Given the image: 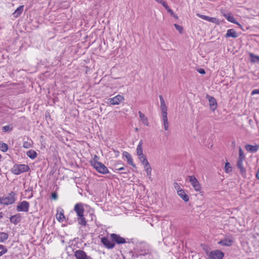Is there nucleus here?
I'll use <instances>...</instances> for the list:
<instances>
[{"label":"nucleus","instance_id":"f257e3e1","mask_svg":"<svg viewBox=\"0 0 259 259\" xmlns=\"http://www.w3.org/2000/svg\"><path fill=\"white\" fill-rule=\"evenodd\" d=\"M98 157L97 155H95L94 159L90 161L91 165L100 174H106L109 173L107 167L102 163L98 161Z\"/></svg>","mask_w":259,"mask_h":259},{"label":"nucleus","instance_id":"f03ea898","mask_svg":"<svg viewBox=\"0 0 259 259\" xmlns=\"http://www.w3.org/2000/svg\"><path fill=\"white\" fill-rule=\"evenodd\" d=\"M15 195V192H11L8 195L0 197V204L5 205L13 204L16 201Z\"/></svg>","mask_w":259,"mask_h":259},{"label":"nucleus","instance_id":"7ed1b4c3","mask_svg":"<svg viewBox=\"0 0 259 259\" xmlns=\"http://www.w3.org/2000/svg\"><path fill=\"white\" fill-rule=\"evenodd\" d=\"M29 169V166L26 164H15L11 168V172L14 175H18L28 171Z\"/></svg>","mask_w":259,"mask_h":259},{"label":"nucleus","instance_id":"20e7f679","mask_svg":"<svg viewBox=\"0 0 259 259\" xmlns=\"http://www.w3.org/2000/svg\"><path fill=\"white\" fill-rule=\"evenodd\" d=\"M188 179L192 186L196 191H199L201 190V185L194 176H188Z\"/></svg>","mask_w":259,"mask_h":259},{"label":"nucleus","instance_id":"39448f33","mask_svg":"<svg viewBox=\"0 0 259 259\" xmlns=\"http://www.w3.org/2000/svg\"><path fill=\"white\" fill-rule=\"evenodd\" d=\"M224 256V253L222 251L215 250L209 253L207 259H222Z\"/></svg>","mask_w":259,"mask_h":259},{"label":"nucleus","instance_id":"423d86ee","mask_svg":"<svg viewBox=\"0 0 259 259\" xmlns=\"http://www.w3.org/2000/svg\"><path fill=\"white\" fill-rule=\"evenodd\" d=\"M29 202L24 200L20 202L17 206V210L20 212H27L29 210Z\"/></svg>","mask_w":259,"mask_h":259},{"label":"nucleus","instance_id":"0eeeda50","mask_svg":"<svg viewBox=\"0 0 259 259\" xmlns=\"http://www.w3.org/2000/svg\"><path fill=\"white\" fill-rule=\"evenodd\" d=\"M123 100L124 97L122 96L118 95L113 98L108 99L107 103L112 105H119Z\"/></svg>","mask_w":259,"mask_h":259},{"label":"nucleus","instance_id":"6e6552de","mask_svg":"<svg viewBox=\"0 0 259 259\" xmlns=\"http://www.w3.org/2000/svg\"><path fill=\"white\" fill-rule=\"evenodd\" d=\"M101 243L108 249H112L115 247V243L111 241L108 237H103L101 239Z\"/></svg>","mask_w":259,"mask_h":259},{"label":"nucleus","instance_id":"1a4fd4ad","mask_svg":"<svg viewBox=\"0 0 259 259\" xmlns=\"http://www.w3.org/2000/svg\"><path fill=\"white\" fill-rule=\"evenodd\" d=\"M112 241L114 243H116L117 244H124L126 242L125 239L121 237L119 235L116 234L112 233L110 235Z\"/></svg>","mask_w":259,"mask_h":259},{"label":"nucleus","instance_id":"9d476101","mask_svg":"<svg viewBox=\"0 0 259 259\" xmlns=\"http://www.w3.org/2000/svg\"><path fill=\"white\" fill-rule=\"evenodd\" d=\"M74 256L76 259H90L91 256H88L87 253L82 250H77L74 252Z\"/></svg>","mask_w":259,"mask_h":259},{"label":"nucleus","instance_id":"9b49d317","mask_svg":"<svg viewBox=\"0 0 259 259\" xmlns=\"http://www.w3.org/2000/svg\"><path fill=\"white\" fill-rule=\"evenodd\" d=\"M73 210L76 213V215L83 214L84 212L83 204L82 203H77L74 206Z\"/></svg>","mask_w":259,"mask_h":259},{"label":"nucleus","instance_id":"f8f14e48","mask_svg":"<svg viewBox=\"0 0 259 259\" xmlns=\"http://www.w3.org/2000/svg\"><path fill=\"white\" fill-rule=\"evenodd\" d=\"M159 98L160 101V109L161 110V115L162 116H166L167 115V106L166 105L165 101L161 95L159 96Z\"/></svg>","mask_w":259,"mask_h":259},{"label":"nucleus","instance_id":"ddd939ff","mask_svg":"<svg viewBox=\"0 0 259 259\" xmlns=\"http://www.w3.org/2000/svg\"><path fill=\"white\" fill-rule=\"evenodd\" d=\"M206 98L208 99L210 109L214 111L217 107V103L215 98L208 95H206Z\"/></svg>","mask_w":259,"mask_h":259},{"label":"nucleus","instance_id":"4468645a","mask_svg":"<svg viewBox=\"0 0 259 259\" xmlns=\"http://www.w3.org/2000/svg\"><path fill=\"white\" fill-rule=\"evenodd\" d=\"M123 156L125 157L127 159V162L128 164L132 165L133 167H136V165L133 162L132 157L130 154L126 151H124Z\"/></svg>","mask_w":259,"mask_h":259},{"label":"nucleus","instance_id":"2eb2a0df","mask_svg":"<svg viewBox=\"0 0 259 259\" xmlns=\"http://www.w3.org/2000/svg\"><path fill=\"white\" fill-rule=\"evenodd\" d=\"M243 161L237 160V167L240 169L241 176L245 178L246 175V169L243 165Z\"/></svg>","mask_w":259,"mask_h":259},{"label":"nucleus","instance_id":"dca6fc26","mask_svg":"<svg viewBox=\"0 0 259 259\" xmlns=\"http://www.w3.org/2000/svg\"><path fill=\"white\" fill-rule=\"evenodd\" d=\"M245 148L248 152L255 153L258 151L259 149V145L246 144L245 145Z\"/></svg>","mask_w":259,"mask_h":259},{"label":"nucleus","instance_id":"f3484780","mask_svg":"<svg viewBox=\"0 0 259 259\" xmlns=\"http://www.w3.org/2000/svg\"><path fill=\"white\" fill-rule=\"evenodd\" d=\"M238 34L236 31L233 29H230L227 31V33L225 35V37H232L236 38L238 37Z\"/></svg>","mask_w":259,"mask_h":259},{"label":"nucleus","instance_id":"a211bd4d","mask_svg":"<svg viewBox=\"0 0 259 259\" xmlns=\"http://www.w3.org/2000/svg\"><path fill=\"white\" fill-rule=\"evenodd\" d=\"M178 195L185 202L189 200L188 195L185 192L184 190L181 189L177 192Z\"/></svg>","mask_w":259,"mask_h":259},{"label":"nucleus","instance_id":"6ab92c4d","mask_svg":"<svg viewBox=\"0 0 259 259\" xmlns=\"http://www.w3.org/2000/svg\"><path fill=\"white\" fill-rule=\"evenodd\" d=\"M224 17L229 22L234 24H238V22L235 20L233 16L229 12L223 14Z\"/></svg>","mask_w":259,"mask_h":259},{"label":"nucleus","instance_id":"aec40b11","mask_svg":"<svg viewBox=\"0 0 259 259\" xmlns=\"http://www.w3.org/2000/svg\"><path fill=\"white\" fill-rule=\"evenodd\" d=\"M142 145H143V141L141 140L140 141V142L137 146V154L139 158L145 155L143 154V152Z\"/></svg>","mask_w":259,"mask_h":259},{"label":"nucleus","instance_id":"412c9836","mask_svg":"<svg viewBox=\"0 0 259 259\" xmlns=\"http://www.w3.org/2000/svg\"><path fill=\"white\" fill-rule=\"evenodd\" d=\"M77 220L79 225L84 227L87 225V221L83 214L77 216Z\"/></svg>","mask_w":259,"mask_h":259},{"label":"nucleus","instance_id":"4be33fe9","mask_svg":"<svg viewBox=\"0 0 259 259\" xmlns=\"http://www.w3.org/2000/svg\"><path fill=\"white\" fill-rule=\"evenodd\" d=\"M10 220L11 223H12L15 225H17V224L20 223L21 220V217L19 214L12 216L10 218Z\"/></svg>","mask_w":259,"mask_h":259},{"label":"nucleus","instance_id":"5701e85b","mask_svg":"<svg viewBox=\"0 0 259 259\" xmlns=\"http://www.w3.org/2000/svg\"><path fill=\"white\" fill-rule=\"evenodd\" d=\"M23 8H24V6L23 5H22V6H20L12 14L13 16H14V17L15 18H17L18 17H19L23 11Z\"/></svg>","mask_w":259,"mask_h":259},{"label":"nucleus","instance_id":"b1692460","mask_svg":"<svg viewBox=\"0 0 259 259\" xmlns=\"http://www.w3.org/2000/svg\"><path fill=\"white\" fill-rule=\"evenodd\" d=\"M233 241L231 239H225L218 242V244L224 246H230L232 245Z\"/></svg>","mask_w":259,"mask_h":259},{"label":"nucleus","instance_id":"393cba45","mask_svg":"<svg viewBox=\"0 0 259 259\" xmlns=\"http://www.w3.org/2000/svg\"><path fill=\"white\" fill-rule=\"evenodd\" d=\"M138 114L139 115V117L142 121V122L147 126L149 125L148 118L145 116V115L140 111L138 112Z\"/></svg>","mask_w":259,"mask_h":259},{"label":"nucleus","instance_id":"a878e982","mask_svg":"<svg viewBox=\"0 0 259 259\" xmlns=\"http://www.w3.org/2000/svg\"><path fill=\"white\" fill-rule=\"evenodd\" d=\"M141 162L142 163L143 165L144 166V167H147L150 166L147 157L146 155H144L143 156H141V157L139 158Z\"/></svg>","mask_w":259,"mask_h":259},{"label":"nucleus","instance_id":"bb28decb","mask_svg":"<svg viewBox=\"0 0 259 259\" xmlns=\"http://www.w3.org/2000/svg\"><path fill=\"white\" fill-rule=\"evenodd\" d=\"M249 56L250 58V61L252 63L259 62V56L255 55L252 53H249Z\"/></svg>","mask_w":259,"mask_h":259},{"label":"nucleus","instance_id":"cd10ccee","mask_svg":"<svg viewBox=\"0 0 259 259\" xmlns=\"http://www.w3.org/2000/svg\"><path fill=\"white\" fill-rule=\"evenodd\" d=\"M26 155L32 159H34L37 156L36 152L33 150H29V151H28L26 152Z\"/></svg>","mask_w":259,"mask_h":259},{"label":"nucleus","instance_id":"c85d7f7f","mask_svg":"<svg viewBox=\"0 0 259 259\" xmlns=\"http://www.w3.org/2000/svg\"><path fill=\"white\" fill-rule=\"evenodd\" d=\"M56 218L58 221L60 222H62L65 219V215L64 214L63 210L60 213H57L56 214Z\"/></svg>","mask_w":259,"mask_h":259},{"label":"nucleus","instance_id":"c756f323","mask_svg":"<svg viewBox=\"0 0 259 259\" xmlns=\"http://www.w3.org/2000/svg\"><path fill=\"white\" fill-rule=\"evenodd\" d=\"M162 117L163 121L164 128L165 131H167L169 127L167 116H162Z\"/></svg>","mask_w":259,"mask_h":259},{"label":"nucleus","instance_id":"7c9ffc66","mask_svg":"<svg viewBox=\"0 0 259 259\" xmlns=\"http://www.w3.org/2000/svg\"><path fill=\"white\" fill-rule=\"evenodd\" d=\"M8 234L5 232H0V242L5 241L8 238Z\"/></svg>","mask_w":259,"mask_h":259},{"label":"nucleus","instance_id":"2f4dec72","mask_svg":"<svg viewBox=\"0 0 259 259\" xmlns=\"http://www.w3.org/2000/svg\"><path fill=\"white\" fill-rule=\"evenodd\" d=\"M245 158V157L244 152H243L242 149H241V148L240 147H239V157H238V160L243 161L244 160Z\"/></svg>","mask_w":259,"mask_h":259},{"label":"nucleus","instance_id":"473e14b6","mask_svg":"<svg viewBox=\"0 0 259 259\" xmlns=\"http://www.w3.org/2000/svg\"><path fill=\"white\" fill-rule=\"evenodd\" d=\"M162 6L167 11V12L170 14V15L172 16L175 17V14L174 13L173 11L170 9V8L168 7V6L167 5L166 3H164Z\"/></svg>","mask_w":259,"mask_h":259},{"label":"nucleus","instance_id":"72a5a7b5","mask_svg":"<svg viewBox=\"0 0 259 259\" xmlns=\"http://www.w3.org/2000/svg\"><path fill=\"white\" fill-rule=\"evenodd\" d=\"M8 149V146L4 143H0V150L3 152H6Z\"/></svg>","mask_w":259,"mask_h":259},{"label":"nucleus","instance_id":"f704fd0d","mask_svg":"<svg viewBox=\"0 0 259 259\" xmlns=\"http://www.w3.org/2000/svg\"><path fill=\"white\" fill-rule=\"evenodd\" d=\"M145 171L146 172L147 176L148 177L149 179L152 181L151 177L152 168H151V166L146 167V168H145Z\"/></svg>","mask_w":259,"mask_h":259},{"label":"nucleus","instance_id":"c9c22d12","mask_svg":"<svg viewBox=\"0 0 259 259\" xmlns=\"http://www.w3.org/2000/svg\"><path fill=\"white\" fill-rule=\"evenodd\" d=\"M12 130L13 126L10 125H5L2 127V131L4 132H10L12 131Z\"/></svg>","mask_w":259,"mask_h":259},{"label":"nucleus","instance_id":"e433bc0d","mask_svg":"<svg viewBox=\"0 0 259 259\" xmlns=\"http://www.w3.org/2000/svg\"><path fill=\"white\" fill-rule=\"evenodd\" d=\"M174 26L175 28L179 32L180 34H182L183 33V28L182 26L177 24H175Z\"/></svg>","mask_w":259,"mask_h":259},{"label":"nucleus","instance_id":"4c0bfd02","mask_svg":"<svg viewBox=\"0 0 259 259\" xmlns=\"http://www.w3.org/2000/svg\"><path fill=\"white\" fill-rule=\"evenodd\" d=\"M225 171L227 173H229L232 170L231 166L229 162H227L225 164Z\"/></svg>","mask_w":259,"mask_h":259},{"label":"nucleus","instance_id":"58836bf2","mask_svg":"<svg viewBox=\"0 0 259 259\" xmlns=\"http://www.w3.org/2000/svg\"><path fill=\"white\" fill-rule=\"evenodd\" d=\"M31 146V145L30 142L27 141H25L23 143V147L25 148L28 149L30 148Z\"/></svg>","mask_w":259,"mask_h":259},{"label":"nucleus","instance_id":"ea45409f","mask_svg":"<svg viewBox=\"0 0 259 259\" xmlns=\"http://www.w3.org/2000/svg\"><path fill=\"white\" fill-rule=\"evenodd\" d=\"M197 16H198L199 18L203 19V20H207V18H208V16H205V15H202V14H197Z\"/></svg>","mask_w":259,"mask_h":259},{"label":"nucleus","instance_id":"a19ab883","mask_svg":"<svg viewBox=\"0 0 259 259\" xmlns=\"http://www.w3.org/2000/svg\"><path fill=\"white\" fill-rule=\"evenodd\" d=\"M174 186L175 189L176 190H177V192H178L179 190H181V188H180V186L179 184L178 183H177V182H175V183H174Z\"/></svg>","mask_w":259,"mask_h":259},{"label":"nucleus","instance_id":"79ce46f5","mask_svg":"<svg viewBox=\"0 0 259 259\" xmlns=\"http://www.w3.org/2000/svg\"><path fill=\"white\" fill-rule=\"evenodd\" d=\"M51 198L54 200H57L58 198V194L56 192H53L51 195Z\"/></svg>","mask_w":259,"mask_h":259},{"label":"nucleus","instance_id":"37998d69","mask_svg":"<svg viewBox=\"0 0 259 259\" xmlns=\"http://www.w3.org/2000/svg\"><path fill=\"white\" fill-rule=\"evenodd\" d=\"M115 167V169L117 170H122L125 169V168L123 166L119 167L118 164H116Z\"/></svg>","mask_w":259,"mask_h":259},{"label":"nucleus","instance_id":"c03bdc74","mask_svg":"<svg viewBox=\"0 0 259 259\" xmlns=\"http://www.w3.org/2000/svg\"><path fill=\"white\" fill-rule=\"evenodd\" d=\"M259 94V89H255L252 91L251 95Z\"/></svg>","mask_w":259,"mask_h":259},{"label":"nucleus","instance_id":"a18cd8bd","mask_svg":"<svg viewBox=\"0 0 259 259\" xmlns=\"http://www.w3.org/2000/svg\"><path fill=\"white\" fill-rule=\"evenodd\" d=\"M215 20V18L209 17L208 16V18H207V21H209V22H214Z\"/></svg>","mask_w":259,"mask_h":259},{"label":"nucleus","instance_id":"49530a36","mask_svg":"<svg viewBox=\"0 0 259 259\" xmlns=\"http://www.w3.org/2000/svg\"><path fill=\"white\" fill-rule=\"evenodd\" d=\"M197 71L201 74H204L205 73V70L202 68L198 69Z\"/></svg>","mask_w":259,"mask_h":259},{"label":"nucleus","instance_id":"de8ad7c7","mask_svg":"<svg viewBox=\"0 0 259 259\" xmlns=\"http://www.w3.org/2000/svg\"><path fill=\"white\" fill-rule=\"evenodd\" d=\"M0 249H2L1 251L6 250V253L8 251V249L3 245L2 244H0Z\"/></svg>","mask_w":259,"mask_h":259},{"label":"nucleus","instance_id":"09e8293b","mask_svg":"<svg viewBox=\"0 0 259 259\" xmlns=\"http://www.w3.org/2000/svg\"><path fill=\"white\" fill-rule=\"evenodd\" d=\"M157 3H159V4H161L162 5H163V4L164 3H165L164 1H162V0H155Z\"/></svg>","mask_w":259,"mask_h":259},{"label":"nucleus","instance_id":"8fccbe9b","mask_svg":"<svg viewBox=\"0 0 259 259\" xmlns=\"http://www.w3.org/2000/svg\"><path fill=\"white\" fill-rule=\"evenodd\" d=\"M256 178L259 180V168H258V170H257L256 174Z\"/></svg>","mask_w":259,"mask_h":259},{"label":"nucleus","instance_id":"3c124183","mask_svg":"<svg viewBox=\"0 0 259 259\" xmlns=\"http://www.w3.org/2000/svg\"><path fill=\"white\" fill-rule=\"evenodd\" d=\"M5 253H6V250L4 251H0V256H2Z\"/></svg>","mask_w":259,"mask_h":259},{"label":"nucleus","instance_id":"603ef678","mask_svg":"<svg viewBox=\"0 0 259 259\" xmlns=\"http://www.w3.org/2000/svg\"><path fill=\"white\" fill-rule=\"evenodd\" d=\"M4 214L2 212H0V219L3 218Z\"/></svg>","mask_w":259,"mask_h":259},{"label":"nucleus","instance_id":"864d4df0","mask_svg":"<svg viewBox=\"0 0 259 259\" xmlns=\"http://www.w3.org/2000/svg\"><path fill=\"white\" fill-rule=\"evenodd\" d=\"M237 25H238L239 26V27H240L241 29H242V26L238 22V24H236Z\"/></svg>","mask_w":259,"mask_h":259},{"label":"nucleus","instance_id":"5fc2aeb1","mask_svg":"<svg viewBox=\"0 0 259 259\" xmlns=\"http://www.w3.org/2000/svg\"><path fill=\"white\" fill-rule=\"evenodd\" d=\"M174 17L177 19H178V16L176 15H175V17Z\"/></svg>","mask_w":259,"mask_h":259},{"label":"nucleus","instance_id":"6e6d98bb","mask_svg":"<svg viewBox=\"0 0 259 259\" xmlns=\"http://www.w3.org/2000/svg\"><path fill=\"white\" fill-rule=\"evenodd\" d=\"M4 87V85H3V84H1V85H0V88H1V87Z\"/></svg>","mask_w":259,"mask_h":259},{"label":"nucleus","instance_id":"4d7b16f0","mask_svg":"<svg viewBox=\"0 0 259 259\" xmlns=\"http://www.w3.org/2000/svg\"><path fill=\"white\" fill-rule=\"evenodd\" d=\"M122 173H123V174H127V172L125 171V172H122Z\"/></svg>","mask_w":259,"mask_h":259},{"label":"nucleus","instance_id":"13d9d810","mask_svg":"<svg viewBox=\"0 0 259 259\" xmlns=\"http://www.w3.org/2000/svg\"><path fill=\"white\" fill-rule=\"evenodd\" d=\"M258 16H259V14H258Z\"/></svg>","mask_w":259,"mask_h":259}]
</instances>
